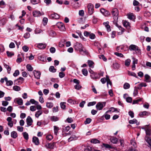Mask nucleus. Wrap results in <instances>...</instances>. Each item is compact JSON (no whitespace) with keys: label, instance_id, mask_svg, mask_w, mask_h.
<instances>
[{"label":"nucleus","instance_id":"13d9d810","mask_svg":"<svg viewBox=\"0 0 151 151\" xmlns=\"http://www.w3.org/2000/svg\"><path fill=\"white\" fill-rule=\"evenodd\" d=\"M107 76H106V78H102L101 79V81L103 84L105 83L106 82V81Z\"/></svg>","mask_w":151,"mask_h":151},{"label":"nucleus","instance_id":"c9c22d12","mask_svg":"<svg viewBox=\"0 0 151 151\" xmlns=\"http://www.w3.org/2000/svg\"><path fill=\"white\" fill-rule=\"evenodd\" d=\"M131 62V60L129 59H127L125 61V65L127 67H128Z\"/></svg>","mask_w":151,"mask_h":151},{"label":"nucleus","instance_id":"69168bd1","mask_svg":"<svg viewBox=\"0 0 151 151\" xmlns=\"http://www.w3.org/2000/svg\"><path fill=\"white\" fill-rule=\"evenodd\" d=\"M19 74V70H17L15 71L14 73H13V75L15 76H18Z\"/></svg>","mask_w":151,"mask_h":151},{"label":"nucleus","instance_id":"f03ea898","mask_svg":"<svg viewBox=\"0 0 151 151\" xmlns=\"http://www.w3.org/2000/svg\"><path fill=\"white\" fill-rule=\"evenodd\" d=\"M129 50H134L138 54L141 53L140 50L138 46L134 45H131L129 46Z\"/></svg>","mask_w":151,"mask_h":151},{"label":"nucleus","instance_id":"393cba45","mask_svg":"<svg viewBox=\"0 0 151 151\" xmlns=\"http://www.w3.org/2000/svg\"><path fill=\"white\" fill-rule=\"evenodd\" d=\"M46 46V45L45 44L42 43L39 44L37 45V47L40 49H44Z\"/></svg>","mask_w":151,"mask_h":151},{"label":"nucleus","instance_id":"ddd939ff","mask_svg":"<svg viewBox=\"0 0 151 151\" xmlns=\"http://www.w3.org/2000/svg\"><path fill=\"white\" fill-rule=\"evenodd\" d=\"M7 19L5 18H3L0 20V26L3 27L6 23Z\"/></svg>","mask_w":151,"mask_h":151},{"label":"nucleus","instance_id":"6e6552de","mask_svg":"<svg viewBox=\"0 0 151 151\" xmlns=\"http://www.w3.org/2000/svg\"><path fill=\"white\" fill-rule=\"evenodd\" d=\"M91 73L90 76L93 79H96L99 78L98 74L94 73L93 70H91L89 71Z\"/></svg>","mask_w":151,"mask_h":151},{"label":"nucleus","instance_id":"4be33fe9","mask_svg":"<svg viewBox=\"0 0 151 151\" xmlns=\"http://www.w3.org/2000/svg\"><path fill=\"white\" fill-rule=\"evenodd\" d=\"M110 141L111 142L114 144H116L118 142V139L115 137H112L110 139Z\"/></svg>","mask_w":151,"mask_h":151},{"label":"nucleus","instance_id":"aec40b11","mask_svg":"<svg viewBox=\"0 0 151 151\" xmlns=\"http://www.w3.org/2000/svg\"><path fill=\"white\" fill-rule=\"evenodd\" d=\"M109 22H104L103 24L106 27L107 29V30L108 32H110L111 31L110 26L109 25Z\"/></svg>","mask_w":151,"mask_h":151},{"label":"nucleus","instance_id":"f3484780","mask_svg":"<svg viewBox=\"0 0 151 151\" xmlns=\"http://www.w3.org/2000/svg\"><path fill=\"white\" fill-rule=\"evenodd\" d=\"M123 24L125 27L127 28H129L130 27V23L126 20L123 21Z\"/></svg>","mask_w":151,"mask_h":151},{"label":"nucleus","instance_id":"4c0bfd02","mask_svg":"<svg viewBox=\"0 0 151 151\" xmlns=\"http://www.w3.org/2000/svg\"><path fill=\"white\" fill-rule=\"evenodd\" d=\"M77 139V137L75 135H73L72 136L68 139L69 142L73 140H76Z\"/></svg>","mask_w":151,"mask_h":151},{"label":"nucleus","instance_id":"4468645a","mask_svg":"<svg viewBox=\"0 0 151 151\" xmlns=\"http://www.w3.org/2000/svg\"><path fill=\"white\" fill-rule=\"evenodd\" d=\"M32 142L36 145H38L40 144L38 138L36 137H33Z\"/></svg>","mask_w":151,"mask_h":151},{"label":"nucleus","instance_id":"a19ab883","mask_svg":"<svg viewBox=\"0 0 151 151\" xmlns=\"http://www.w3.org/2000/svg\"><path fill=\"white\" fill-rule=\"evenodd\" d=\"M114 20L113 21L114 24H115L116 26H118V24L117 23L118 17H114Z\"/></svg>","mask_w":151,"mask_h":151},{"label":"nucleus","instance_id":"a211bd4d","mask_svg":"<svg viewBox=\"0 0 151 151\" xmlns=\"http://www.w3.org/2000/svg\"><path fill=\"white\" fill-rule=\"evenodd\" d=\"M50 18L51 19H58L59 18V15L56 13H54L51 14L50 16Z\"/></svg>","mask_w":151,"mask_h":151},{"label":"nucleus","instance_id":"1a4fd4ad","mask_svg":"<svg viewBox=\"0 0 151 151\" xmlns=\"http://www.w3.org/2000/svg\"><path fill=\"white\" fill-rule=\"evenodd\" d=\"M26 122L27 126L26 127H29L31 126L33 122V120L32 118L30 116H28L26 119Z\"/></svg>","mask_w":151,"mask_h":151},{"label":"nucleus","instance_id":"a18cd8bd","mask_svg":"<svg viewBox=\"0 0 151 151\" xmlns=\"http://www.w3.org/2000/svg\"><path fill=\"white\" fill-rule=\"evenodd\" d=\"M113 67L114 69H118L119 67V65L117 63H115L113 64Z\"/></svg>","mask_w":151,"mask_h":151},{"label":"nucleus","instance_id":"9b49d317","mask_svg":"<svg viewBox=\"0 0 151 151\" xmlns=\"http://www.w3.org/2000/svg\"><path fill=\"white\" fill-rule=\"evenodd\" d=\"M33 74L35 78L37 79H40L41 73L40 71L35 70L33 71Z\"/></svg>","mask_w":151,"mask_h":151},{"label":"nucleus","instance_id":"8fccbe9b","mask_svg":"<svg viewBox=\"0 0 151 151\" xmlns=\"http://www.w3.org/2000/svg\"><path fill=\"white\" fill-rule=\"evenodd\" d=\"M6 84L7 86H10L13 84V82L12 81H8L7 78V81H6Z\"/></svg>","mask_w":151,"mask_h":151},{"label":"nucleus","instance_id":"680f3d73","mask_svg":"<svg viewBox=\"0 0 151 151\" xmlns=\"http://www.w3.org/2000/svg\"><path fill=\"white\" fill-rule=\"evenodd\" d=\"M103 145L104 147L107 148H112L111 147L109 144L103 143Z\"/></svg>","mask_w":151,"mask_h":151},{"label":"nucleus","instance_id":"20e7f679","mask_svg":"<svg viewBox=\"0 0 151 151\" xmlns=\"http://www.w3.org/2000/svg\"><path fill=\"white\" fill-rule=\"evenodd\" d=\"M84 35L87 37H89V38L91 39H93L95 37V35L93 33L89 32L87 31H85L84 32Z\"/></svg>","mask_w":151,"mask_h":151},{"label":"nucleus","instance_id":"473e14b6","mask_svg":"<svg viewBox=\"0 0 151 151\" xmlns=\"http://www.w3.org/2000/svg\"><path fill=\"white\" fill-rule=\"evenodd\" d=\"M46 106L49 108H51L53 106V104L52 102H47L46 104Z\"/></svg>","mask_w":151,"mask_h":151},{"label":"nucleus","instance_id":"79ce46f5","mask_svg":"<svg viewBox=\"0 0 151 151\" xmlns=\"http://www.w3.org/2000/svg\"><path fill=\"white\" fill-rule=\"evenodd\" d=\"M91 142L92 143L94 144H96L98 143H99L100 142L99 140L96 139H92L91 141Z\"/></svg>","mask_w":151,"mask_h":151},{"label":"nucleus","instance_id":"58836bf2","mask_svg":"<svg viewBox=\"0 0 151 151\" xmlns=\"http://www.w3.org/2000/svg\"><path fill=\"white\" fill-rule=\"evenodd\" d=\"M82 72L84 76H87L88 72L87 69H83L82 70Z\"/></svg>","mask_w":151,"mask_h":151},{"label":"nucleus","instance_id":"cd10ccee","mask_svg":"<svg viewBox=\"0 0 151 151\" xmlns=\"http://www.w3.org/2000/svg\"><path fill=\"white\" fill-rule=\"evenodd\" d=\"M137 121L135 119H133V120H130L129 121V123L131 124H137V125L139 124V123L137 124Z\"/></svg>","mask_w":151,"mask_h":151},{"label":"nucleus","instance_id":"37998d69","mask_svg":"<svg viewBox=\"0 0 151 151\" xmlns=\"http://www.w3.org/2000/svg\"><path fill=\"white\" fill-rule=\"evenodd\" d=\"M26 68L29 71H31L33 70V68L29 64H28L27 65Z\"/></svg>","mask_w":151,"mask_h":151},{"label":"nucleus","instance_id":"bb28decb","mask_svg":"<svg viewBox=\"0 0 151 151\" xmlns=\"http://www.w3.org/2000/svg\"><path fill=\"white\" fill-rule=\"evenodd\" d=\"M117 111V109L115 108L114 107H111L109 109V110L106 111V114L107 113L109 112H113L114 111Z\"/></svg>","mask_w":151,"mask_h":151},{"label":"nucleus","instance_id":"f257e3e1","mask_svg":"<svg viewBox=\"0 0 151 151\" xmlns=\"http://www.w3.org/2000/svg\"><path fill=\"white\" fill-rule=\"evenodd\" d=\"M74 47L76 50L79 51L83 55H86L88 53L87 50L83 47L81 43H76Z\"/></svg>","mask_w":151,"mask_h":151},{"label":"nucleus","instance_id":"e433bc0d","mask_svg":"<svg viewBox=\"0 0 151 151\" xmlns=\"http://www.w3.org/2000/svg\"><path fill=\"white\" fill-rule=\"evenodd\" d=\"M49 70L50 72L52 73H55L56 71V69L53 66H50L49 68Z\"/></svg>","mask_w":151,"mask_h":151},{"label":"nucleus","instance_id":"de8ad7c7","mask_svg":"<svg viewBox=\"0 0 151 151\" xmlns=\"http://www.w3.org/2000/svg\"><path fill=\"white\" fill-rule=\"evenodd\" d=\"M107 86L108 87V84H110L111 86L112 84V83L111 82V81L110 79L109 78V77L108 76H107Z\"/></svg>","mask_w":151,"mask_h":151},{"label":"nucleus","instance_id":"774afa93","mask_svg":"<svg viewBox=\"0 0 151 151\" xmlns=\"http://www.w3.org/2000/svg\"><path fill=\"white\" fill-rule=\"evenodd\" d=\"M81 87V86L79 84H77L75 86V88L78 90L80 89Z\"/></svg>","mask_w":151,"mask_h":151},{"label":"nucleus","instance_id":"ea45409f","mask_svg":"<svg viewBox=\"0 0 151 151\" xmlns=\"http://www.w3.org/2000/svg\"><path fill=\"white\" fill-rule=\"evenodd\" d=\"M131 144L134 147H136V144L135 142L134 139H131L130 141Z\"/></svg>","mask_w":151,"mask_h":151},{"label":"nucleus","instance_id":"4d7b16f0","mask_svg":"<svg viewBox=\"0 0 151 151\" xmlns=\"http://www.w3.org/2000/svg\"><path fill=\"white\" fill-rule=\"evenodd\" d=\"M66 104V103L65 102H61L60 104V107H61V108L63 109H64L65 108V104Z\"/></svg>","mask_w":151,"mask_h":151},{"label":"nucleus","instance_id":"2eb2a0df","mask_svg":"<svg viewBox=\"0 0 151 151\" xmlns=\"http://www.w3.org/2000/svg\"><path fill=\"white\" fill-rule=\"evenodd\" d=\"M128 18L131 20H133L135 19L134 15L132 13H129L127 15Z\"/></svg>","mask_w":151,"mask_h":151},{"label":"nucleus","instance_id":"9d476101","mask_svg":"<svg viewBox=\"0 0 151 151\" xmlns=\"http://www.w3.org/2000/svg\"><path fill=\"white\" fill-rule=\"evenodd\" d=\"M111 13L113 16V17H118L119 12L118 10L116 8H114L111 11Z\"/></svg>","mask_w":151,"mask_h":151},{"label":"nucleus","instance_id":"f8f14e48","mask_svg":"<svg viewBox=\"0 0 151 151\" xmlns=\"http://www.w3.org/2000/svg\"><path fill=\"white\" fill-rule=\"evenodd\" d=\"M14 101L16 102L19 105H22L23 104V101L22 99L20 98H16Z\"/></svg>","mask_w":151,"mask_h":151},{"label":"nucleus","instance_id":"0eeeda50","mask_svg":"<svg viewBox=\"0 0 151 151\" xmlns=\"http://www.w3.org/2000/svg\"><path fill=\"white\" fill-rule=\"evenodd\" d=\"M32 14L34 17H39L42 15H44L43 13H41L38 11L34 10L32 12Z\"/></svg>","mask_w":151,"mask_h":151},{"label":"nucleus","instance_id":"603ef678","mask_svg":"<svg viewBox=\"0 0 151 151\" xmlns=\"http://www.w3.org/2000/svg\"><path fill=\"white\" fill-rule=\"evenodd\" d=\"M130 88V85L128 83H125L124 85V88L125 89H127Z\"/></svg>","mask_w":151,"mask_h":151},{"label":"nucleus","instance_id":"5fc2aeb1","mask_svg":"<svg viewBox=\"0 0 151 151\" xmlns=\"http://www.w3.org/2000/svg\"><path fill=\"white\" fill-rule=\"evenodd\" d=\"M142 99V98H139V99L134 100L132 102V104H138L139 102L141 101Z\"/></svg>","mask_w":151,"mask_h":151},{"label":"nucleus","instance_id":"2f4dec72","mask_svg":"<svg viewBox=\"0 0 151 151\" xmlns=\"http://www.w3.org/2000/svg\"><path fill=\"white\" fill-rule=\"evenodd\" d=\"M88 63L89 67L93 68L94 62L91 60H88Z\"/></svg>","mask_w":151,"mask_h":151},{"label":"nucleus","instance_id":"338daca9","mask_svg":"<svg viewBox=\"0 0 151 151\" xmlns=\"http://www.w3.org/2000/svg\"><path fill=\"white\" fill-rule=\"evenodd\" d=\"M99 57L100 59L103 60L104 61H106L107 60L106 58L103 55H100Z\"/></svg>","mask_w":151,"mask_h":151},{"label":"nucleus","instance_id":"6ab92c4d","mask_svg":"<svg viewBox=\"0 0 151 151\" xmlns=\"http://www.w3.org/2000/svg\"><path fill=\"white\" fill-rule=\"evenodd\" d=\"M48 32L49 35L51 36L54 37L56 35L55 32L54 31L51 30L50 29L48 30Z\"/></svg>","mask_w":151,"mask_h":151},{"label":"nucleus","instance_id":"e2e57ef3","mask_svg":"<svg viewBox=\"0 0 151 151\" xmlns=\"http://www.w3.org/2000/svg\"><path fill=\"white\" fill-rule=\"evenodd\" d=\"M126 99L127 102L128 103H131L132 102V99L131 97H129L127 98Z\"/></svg>","mask_w":151,"mask_h":151},{"label":"nucleus","instance_id":"c85d7f7f","mask_svg":"<svg viewBox=\"0 0 151 151\" xmlns=\"http://www.w3.org/2000/svg\"><path fill=\"white\" fill-rule=\"evenodd\" d=\"M145 81L146 82H150V77L149 75L147 74H145Z\"/></svg>","mask_w":151,"mask_h":151},{"label":"nucleus","instance_id":"49530a36","mask_svg":"<svg viewBox=\"0 0 151 151\" xmlns=\"http://www.w3.org/2000/svg\"><path fill=\"white\" fill-rule=\"evenodd\" d=\"M23 134L24 138L26 140H28L29 138L28 134L26 132H24Z\"/></svg>","mask_w":151,"mask_h":151},{"label":"nucleus","instance_id":"423d86ee","mask_svg":"<svg viewBox=\"0 0 151 151\" xmlns=\"http://www.w3.org/2000/svg\"><path fill=\"white\" fill-rule=\"evenodd\" d=\"M56 25L60 30L62 31H64L65 29V27L64 24L61 22H58L56 24Z\"/></svg>","mask_w":151,"mask_h":151},{"label":"nucleus","instance_id":"5701e85b","mask_svg":"<svg viewBox=\"0 0 151 151\" xmlns=\"http://www.w3.org/2000/svg\"><path fill=\"white\" fill-rule=\"evenodd\" d=\"M54 133L55 135H57L58 134V131L59 130L58 127L56 126H54Z\"/></svg>","mask_w":151,"mask_h":151},{"label":"nucleus","instance_id":"7c9ffc66","mask_svg":"<svg viewBox=\"0 0 151 151\" xmlns=\"http://www.w3.org/2000/svg\"><path fill=\"white\" fill-rule=\"evenodd\" d=\"M4 66L5 68L7 70V72H8V73H10V71H11V67H10V66L9 65H8L6 64H4Z\"/></svg>","mask_w":151,"mask_h":151},{"label":"nucleus","instance_id":"09e8293b","mask_svg":"<svg viewBox=\"0 0 151 151\" xmlns=\"http://www.w3.org/2000/svg\"><path fill=\"white\" fill-rule=\"evenodd\" d=\"M6 54L8 57H11L14 55L13 52H9L8 51L6 52Z\"/></svg>","mask_w":151,"mask_h":151},{"label":"nucleus","instance_id":"052dcab7","mask_svg":"<svg viewBox=\"0 0 151 151\" xmlns=\"http://www.w3.org/2000/svg\"><path fill=\"white\" fill-rule=\"evenodd\" d=\"M46 138L47 140L50 141L52 139L53 137L51 135H48L46 136Z\"/></svg>","mask_w":151,"mask_h":151},{"label":"nucleus","instance_id":"b1692460","mask_svg":"<svg viewBox=\"0 0 151 151\" xmlns=\"http://www.w3.org/2000/svg\"><path fill=\"white\" fill-rule=\"evenodd\" d=\"M50 119L51 121L54 122H56L58 121L59 119L58 117L54 116H51Z\"/></svg>","mask_w":151,"mask_h":151},{"label":"nucleus","instance_id":"6e6d98bb","mask_svg":"<svg viewBox=\"0 0 151 151\" xmlns=\"http://www.w3.org/2000/svg\"><path fill=\"white\" fill-rule=\"evenodd\" d=\"M91 121V119L90 118H87L84 121V124H85L90 123Z\"/></svg>","mask_w":151,"mask_h":151},{"label":"nucleus","instance_id":"0e129e2a","mask_svg":"<svg viewBox=\"0 0 151 151\" xmlns=\"http://www.w3.org/2000/svg\"><path fill=\"white\" fill-rule=\"evenodd\" d=\"M17 130L19 132H22L23 130V128L19 126L17 127Z\"/></svg>","mask_w":151,"mask_h":151},{"label":"nucleus","instance_id":"7ed1b4c3","mask_svg":"<svg viewBox=\"0 0 151 151\" xmlns=\"http://www.w3.org/2000/svg\"><path fill=\"white\" fill-rule=\"evenodd\" d=\"M88 13L90 15H92L94 12V6L93 5L89 3L88 5Z\"/></svg>","mask_w":151,"mask_h":151},{"label":"nucleus","instance_id":"3c124183","mask_svg":"<svg viewBox=\"0 0 151 151\" xmlns=\"http://www.w3.org/2000/svg\"><path fill=\"white\" fill-rule=\"evenodd\" d=\"M5 5V2L3 0L0 1V6L1 7L3 8L4 7Z\"/></svg>","mask_w":151,"mask_h":151},{"label":"nucleus","instance_id":"72a5a7b5","mask_svg":"<svg viewBox=\"0 0 151 151\" xmlns=\"http://www.w3.org/2000/svg\"><path fill=\"white\" fill-rule=\"evenodd\" d=\"M148 112L146 111H144L140 112L139 114V115L141 117H143V116L148 115Z\"/></svg>","mask_w":151,"mask_h":151},{"label":"nucleus","instance_id":"bf43d9fd","mask_svg":"<svg viewBox=\"0 0 151 151\" xmlns=\"http://www.w3.org/2000/svg\"><path fill=\"white\" fill-rule=\"evenodd\" d=\"M30 36V34L29 33V32H27L24 34V37L26 39H27Z\"/></svg>","mask_w":151,"mask_h":151},{"label":"nucleus","instance_id":"412c9836","mask_svg":"<svg viewBox=\"0 0 151 151\" xmlns=\"http://www.w3.org/2000/svg\"><path fill=\"white\" fill-rule=\"evenodd\" d=\"M11 137L14 139L16 138L18 136L17 132L15 131H13L11 132Z\"/></svg>","mask_w":151,"mask_h":151},{"label":"nucleus","instance_id":"864d4df0","mask_svg":"<svg viewBox=\"0 0 151 151\" xmlns=\"http://www.w3.org/2000/svg\"><path fill=\"white\" fill-rule=\"evenodd\" d=\"M22 49L23 51L25 52H27L29 49V47L26 45L23 46L22 47Z\"/></svg>","mask_w":151,"mask_h":151},{"label":"nucleus","instance_id":"39448f33","mask_svg":"<svg viewBox=\"0 0 151 151\" xmlns=\"http://www.w3.org/2000/svg\"><path fill=\"white\" fill-rule=\"evenodd\" d=\"M105 105V102H99L96 104V108L98 110H101Z\"/></svg>","mask_w":151,"mask_h":151},{"label":"nucleus","instance_id":"f704fd0d","mask_svg":"<svg viewBox=\"0 0 151 151\" xmlns=\"http://www.w3.org/2000/svg\"><path fill=\"white\" fill-rule=\"evenodd\" d=\"M40 2V0H31L30 2L33 4H36L39 3Z\"/></svg>","mask_w":151,"mask_h":151},{"label":"nucleus","instance_id":"dca6fc26","mask_svg":"<svg viewBox=\"0 0 151 151\" xmlns=\"http://www.w3.org/2000/svg\"><path fill=\"white\" fill-rule=\"evenodd\" d=\"M55 143L54 142L52 144L48 143L45 145V147L47 148L53 149Z\"/></svg>","mask_w":151,"mask_h":151},{"label":"nucleus","instance_id":"c756f323","mask_svg":"<svg viewBox=\"0 0 151 151\" xmlns=\"http://www.w3.org/2000/svg\"><path fill=\"white\" fill-rule=\"evenodd\" d=\"M42 113V111L41 110H39L36 112L35 114V116L37 118L41 115Z\"/></svg>","mask_w":151,"mask_h":151},{"label":"nucleus","instance_id":"c03bdc74","mask_svg":"<svg viewBox=\"0 0 151 151\" xmlns=\"http://www.w3.org/2000/svg\"><path fill=\"white\" fill-rule=\"evenodd\" d=\"M13 90L16 91H18L21 90L20 87L17 86H14L13 87Z\"/></svg>","mask_w":151,"mask_h":151},{"label":"nucleus","instance_id":"a878e982","mask_svg":"<svg viewBox=\"0 0 151 151\" xmlns=\"http://www.w3.org/2000/svg\"><path fill=\"white\" fill-rule=\"evenodd\" d=\"M127 73L129 76H133L136 77V78H138V77L137 76L136 74L134 72H131L129 71H128Z\"/></svg>","mask_w":151,"mask_h":151}]
</instances>
